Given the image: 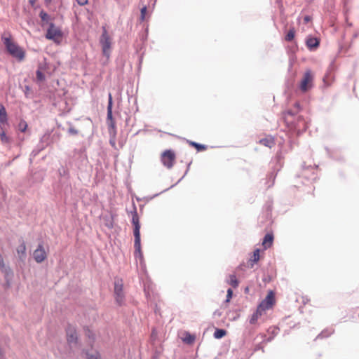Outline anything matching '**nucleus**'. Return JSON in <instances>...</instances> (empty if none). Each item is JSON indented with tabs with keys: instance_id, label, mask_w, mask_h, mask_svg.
<instances>
[{
	"instance_id": "e433bc0d",
	"label": "nucleus",
	"mask_w": 359,
	"mask_h": 359,
	"mask_svg": "<svg viewBox=\"0 0 359 359\" xmlns=\"http://www.w3.org/2000/svg\"><path fill=\"white\" fill-rule=\"evenodd\" d=\"M0 266H2V267L4 266V263L3 259H1V260H0Z\"/></svg>"
},
{
	"instance_id": "ddd939ff",
	"label": "nucleus",
	"mask_w": 359,
	"mask_h": 359,
	"mask_svg": "<svg viewBox=\"0 0 359 359\" xmlns=\"http://www.w3.org/2000/svg\"><path fill=\"white\" fill-rule=\"evenodd\" d=\"M8 125V116L5 107L0 104V127Z\"/></svg>"
},
{
	"instance_id": "4be33fe9",
	"label": "nucleus",
	"mask_w": 359,
	"mask_h": 359,
	"mask_svg": "<svg viewBox=\"0 0 359 359\" xmlns=\"http://www.w3.org/2000/svg\"><path fill=\"white\" fill-rule=\"evenodd\" d=\"M295 36V29L294 27H292L289 29L287 34L285 35V39L287 41H291L293 40Z\"/></svg>"
},
{
	"instance_id": "412c9836",
	"label": "nucleus",
	"mask_w": 359,
	"mask_h": 359,
	"mask_svg": "<svg viewBox=\"0 0 359 359\" xmlns=\"http://www.w3.org/2000/svg\"><path fill=\"white\" fill-rule=\"evenodd\" d=\"M189 145L194 147L198 151H205L208 149V146L194 142H189Z\"/></svg>"
},
{
	"instance_id": "7ed1b4c3",
	"label": "nucleus",
	"mask_w": 359,
	"mask_h": 359,
	"mask_svg": "<svg viewBox=\"0 0 359 359\" xmlns=\"http://www.w3.org/2000/svg\"><path fill=\"white\" fill-rule=\"evenodd\" d=\"M64 34L60 27L56 26L54 23H50L47 29L46 38L53 41L55 43L60 45L63 39Z\"/></svg>"
},
{
	"instance_id": "cd10ccee",
	"label": "nucleus",
	"mask_w": 359,
	"mask_h": 359,
	"mask_svg": "<svg viewBox=\"0 0 359 359\" xmlns=\"http://www.w3.org/2000/svg\"><path fill=\"white\" fill-rule=\"evenodd\" d=\"M175 154L172 150H166L163 154L161 157H175Z\"/></svg>"
},
{
	"instance_id": "72a5a7b5",
	"label": "nucleus",
	"mask_w": 359,
	"mask_h": 359,
	"mask_svg": "<svg viewBox=\"0 0 359 359\" xmlns=\"http://www.w3.org/2000/svg\"><path fill=\"white\" fill-rule=\"evenodd\" d=\"M304 22H305L306 23H307V22H309L311 20V18H310L309 16H308V15H307V16H305V17H304Z\"/></svg>"
},
{
	"instance_id": "2eb2a0df",
	"label": "nucleus",
	"mask_w": 359,
	"mask_h": 359,
	"mask_svg": "<svg viewBox=\"0 0 359 359\" xmlns=\"http://www.w3.org/2000/svg\"><path fill=\"white\" fill-rule=\"evenodd\" d=\"M273 242V235L272 233H267L262 241V245L264 248V250L268 249L270 248Z\"/></svg>"
},
{
	"instance_id": "9b49d317",
	"label": "nucleus",
	"mask_w": 359,
	"mask_h": 359,
	"mask_svg": "<svg viewBox=\"0 0 359 359\" xmlns=\"http://www.w3.org/2000/svg\"><path fill=\"white\" fill-rule=\"evenodd\" d=\"M259 143L269 148H272L276 144L275 139L271 135H266L265 137L259 140Z\"/></svg>"
},
{
	"instance_id": "b1692460",
	"label": "nucleus",
	"mask_w": 359,
	"mask_h": 359,
	"mask_svg": "<svg viewBox=\"0 0 359 359\" xmlns=\"http://www.w3.org/2000/svg\"><path fill=\"white\" fill-rule=\"evenodd\" d=\"M226 334V331L222 329H217L214 333V337L216 339H221Z\"/></svg>"
},
{
	"instance_id": "f3484780",
	"label": "nucleus",
	"mask_w": 359,
	"mask_h": 359,
	"mask_svg": "<svg viewBox=\"0 0 359 359\" xmlns=\"http://www.w3.org/2000/svg\"><path fill=\"white\" fill-rule=\"evenodd\" d=\"M259 254H260V250L259 249H256L253 252V255H252V256L251 257V258L249 260V262L250 263L251 267H252L254 266V264H256L259 260V258H260V255Z\"/></svg>"
},
{
	"instance_id": "473e14b6",
	"label": "nucleus",
	"mask_w": 359,
	"mask_h": 359,
	"mask_svg": "<svg viewBox=\"0 0 359 359\" xmlns=\"http://www.w3.org/2000/svg\"><path fill=\"white\" fill-rule=\"evenodd\" d=\"M146 12H147V8L144 6L141 9V18L142 20L144 19Z\"/></svg>"
},
{
	"instance_id": "a878e982",
	"label": "nucleus",
	"mask_w": 359,
	"mask_h": 359,
	"mask_svg": "<svg viewBox=\"0 0 359 359\" xmlns=\"http://www.w3.org/2000/svg\"><path fill=\"white\" fill-rule=\"evenodd\" d=\"M195 340V337L190 334L189 333L186 334V337L184 339V341L187 344H192Z\"/></svg>"
},
{
	"instance_id": "2f4dec72",
	"label": "nucleus",
	"mask_w": 359,
	"mask_h": 359,
	"mask_svg": "<svg viewBox=\"0 0 359 359\" xmlns=\"http://www.w3.org/2000/svg\"><path fill=\"white\" fill-rule=\"evenodd\" d=\"M79 5L85 6L88 3V0H76Z\"/></svg>"
},
{
	"instance_id": "9d476101",
	"label": "nucleus",
	"mask_w": 359,
	"mask_h": 359,
	"mask_svg": "<svg viewBox=\"0 0 359 359\" xmlns=\"http://www.w3.org/2000/svg\"><path fill=\"white\" fill-rule=\"evenodd\" d=\"M67 341L69 344H76L77 341V334L75 328L72 326H69L67 329Z\"/></svg>"
},
{
	"instance_id": "6ab92c4d",
	"label": "nucleus",
	"mask_w": 359,
	"mask_h": 359,
	"mask_svg": "<svg viewBox=\"0 0 359 359\" xmlns=\"http://www.w3.org/2000/svg\"><path fill=\"white\" fill-rule=\"evenodd\" d=\"M0 139L2 143L7 144L10 142V138L5 133V127H0Z\"/></svg>"
},
{
	"instance_id": "7c9ffc66",
	"label": "nucleus",
	"mask_w": 359,
	"mask_h": 359,
	"mask_svg": "<svg viewBox=\"0 0 359 359\" xmlns=\"http://www.w3.org/2000/svg\"><path fill=\"white\" fill-rule=\"evenodd\" d=\"M36 77L40 81H42L44 79V75L40 71L36 72Z\"/></svg>"
},
{
	"instance_id": "4c0bfd02",
	"label": "nucleus",
	"mask_w": 359,
	"mask_h": 359,
	"mask_svg": "<svg viewBox=\"0 0 359 359\" xmlns=\"http://www.w3.org/2000/svg\"><path fill=\"white\" fill-rule=\"evenodd\" d=\"M46 4H49L52 0H44Z\"/></svg>"
},
{
	"instance_id": "39448f33",
	"label": "nucleus",
	"mask_w": 359,
	"mask_h": 359,
	"mask_svg": "<svg viewBox=\"0 0 359 359\" xmlns=\"http://www.w3.org/2000/svg\"><path fill=\"white\" fill-rule=\"evenodd\" d=\"M100 43L102 46L103 55L108 58L111 52V40L109 35L108 34L107 29L104 27L103 28V32L100 39Z\"/></svg>"
},
{
	"instance_id": "f704fd0d",
	"label": "nucleus",
	"mask_w": 359,
	"mask_h": 359,
	"mask_svg": "<svg viewBox=\"0 0 359 359\" xmlns=\"http://www.w3.org/2000/svg\"><path fill=\"white\" fill-rule=\"evenodd\" d=\"M4 351L0 348V359H4Z\"/></svg>"
},
{
	"instance_id": "0eeeda50",
	"label": "nucleus",
	"mask_w": 359,
	"mask_h": 359,
	"mask_svg": "<svg viewBox=\"0 0 359 359\" xmlns=\"http://www.w3.org/2000/svg\"><path fill=\"white\" fill-rule=\"evenodd\" d=\"M275 304V293L272 290H270L265 299L261 302L257 307L265 313V311L266 310L271 309Z\"/></svg>"
},
{
	"instance_id": "1a4fd4ad",
	"label": "nucleus",
	"mask_w": 359,
	"mask_h": 359,
	"mask_svg": "<svg viewBox=\"0 0 359 359\" xmlns=\"http://www.w3.org/2000/svg\"><path fill=\"white\" fill-rule=\"evenodd\" d=\"M33 257L36 262L41 263L47 258V252L42 244H39L33 252Z\"/></svg>"
},
{
	"instance_id": "4468645a",
	"label": "nucleus",
	"mask_w": 359,
	"mask_h": 359,
	"mask_svg": "<svg viewBox=\"0 0 359 359\" xmlns=\"http://www.w3.org/2000/svg\"><path fill=\"white\" fill-rule=\"evenodd\" d=\"M18 256L20 259L24 261L26 258V245L24 241H22L20 245L16 249Z\"/></svg>"
},
{
	"instance_id": "bb28decb",
	"label": "nucleus",
	"mask_w": 359,
	"mask_h": 359,
	"mask_svg": "<svg viewBox=\"0 0 359 359\" xmlns=\"http://www.w3.org/2000/svg\"><path fill=\"white\" fill-rule=\"evenodd\" d=\"M86 357L88 359H101L100 354L97 352H95L93 353H86Z\"/></svg>"
},
{
	"instance_id": "423d86ee",
	"label": "nucleus",
	"mask_w": 359,
	"mask_h": 359,
	"mask_svg": "<svg viewBox=\"0 0 359 359\" xmlns=\"http://www.w3.org/2000/svg\"><path fill=\"white\" fill-rule=\"evenodd\" d=\"M313 74L310 69H308L304 74V76L300 81V90L305 93L308 91L313 86Z\"/></svg>"
},
{
	"instance_id": "c756f323",
	"label": "nucleus",
	"mask_w": 359,
	"mask_h": 359,
	"mask_svg": "<svg viewBox=\"0 0 359 359\" xmlns=\"http://www.w3.org/2000/svg\"><path fill=\"white\" fill-rule=\"evenodd\" d=\"M232 295H233V291L231 289H228L227 290V294H226V302H229L230 301V299H231L232 297Z\"/></svg>"
},
{
	"instance_id": "dca6fc26",
	"label": "nucleus",
	"mask_w": 359,
	"mask_h": 359,
	"mask_svg": "<svg viewBox=\"0 0 359 359\" xmlns=\"http://www.w3.org/2000/svg\"><path fill=\"white\" fill-rule=\"evenodd\" d=\"M264 314V313L263 312V311H262L257 307L256 311L252 314L250 319V323L255 324L257 322L258 319Z\"/></svg>"
},
{
	"instance_id": "f8f14e48",
	"label": "nucleus",
	"mask_w": 359,
	"mask_h": 359,
	"mask_svg": "<svg viewBox=\"0 0 359 359\" xmlns=\"http://www.w3.org/2000/svg\"><path fill=\"white\" fill-rule=\"evenodd\" d=\"M306 44L309 49L315 50L320 45V39L316 37L309 36L307 38Z\"/></svg>"
},
{
	"instance_id": "6e6552de",
	"label": "nucleus",
	"mask_w": 359,
	"mask_h": 359,
	"mask_svg": "<svg viewBox=\"0 0 359 359\" xmlns=\"http://www.w3.org/2000/svg\"><path fill=\"white\" fill-rule=\"evenodd\" d=\"M115 299L117 304L120 306L123 305L125 300L123 293V284L122 280H117L114 284Z\"/></svg>"
},
{
	"instance_id": "c85d7f7f",
	"label": "nucleus",
	"mask_w": 359,
	"mask_h": 359,
	"mask_svg": "<svg viewBox=\"0 0 359 359\" xmlns=\"http://www.w3.org/2000/svg\"><path fill=\"white\" fill-rule=\"evenodd\" d=\"M39 16L42 20H47L48 19V15L43 11L40 12Z\"/></svg>"
},
{
	"instance_id": "a211bd4d",
	"label": "nucleus",
	"mask_w": 359,
	"mask_h": 359,
	"mask_svg": "<svg viewBox=\"0 0 359 359\" xmlns=\"http://www.w3.org/2000/svg\"><path fill=\"white\" fill-rule=\"evenodd\" d=\"M112 96L111 93H109V100L107 105V119L111 121L112 120Z\"/></svg>"
},
{
	"instance_id": "aec40b11",
	"label": "nucleus",
	"mask_w": 359,
	"mask_h": 359,
	"mask_svg": "<svg viewBox=\"0 0 359 359\" xmlns=\"http://www.w3.org/2000/svg\"><path fill=\"white\" fill-rule=\"evenodd\" d=\"M227 283L234 288L238 286V280L234 274L229 275Z\"/></svg>"
},
{
	"instance_id": "f03ea898",
	"label": "nucleus",
	"mask_w": 359,
	"mask_h": 359,
	"mask_svg": "<svg viewBox=\"0 0 359 359\" xmlns=\"http://www.w3.org/2000/svg\"><path fill=\"white\" fill-rule=\"evenodd\" d=\"M284 120L290 130L300 131L306 128V123L303 118L301 116L295 118L290 111L285 114Z\"/></svg>"
},
{
	"instance_id": "393cba45",
	"label": "nucleus",
	"mask_w": 359,
	"mask_h": 359,
	"mask_svg": "<svg viewBox=\"0 0 359 359\" xmlns=\"http://www.w3.org/2000/svg\"><path fill=\"white\" fill-rule=\"evenodd\" d=\"M27 127H28V125L25 120H21L20 121V123H18V129L20 131H21L22 133L26 131Z\"/></svg>"
},
{
	"instance_id": "5701e85b",
	"label": "nucleus",
	"mask_w": 359,
	"mask_h": 359,
	"mask_svg": "<svg viewBox=\"0 0 359 359\" xmlns=\"http://www.w3.org/2000/svg\"><path fill=\"white\" fill-rule=\"evenodd\" d=\"M175 158H162L163 164L168 168H171L175 163Z\"/></svg>"
},
{
	"instance_id": "f257e3e1",
	"label": "nucleus",
	"mask_w": 359,
	"mask_h": 359,
	"mask_svg": "<svg viewBox=\"0 0 359 359\" xmlns=\"http://www.w3.org/2000/svg\"><path fill=\"white\" fill-rule=\"evenodd\" d=\"M1 39L6 48V50L12 57H15L19 62H21L25 59L26 55L25 51L13 41L12 36L9 32H4L2 34Z\"/></svg>"
},
{
	"instance_id": "c9c22d12",
	"label": "nucleus",
	"mask_w": 359,
	"mask_h": 359,
	"mask_svg": "<svg viewBox=\"0 0 359 359\" xmlns=\"http://www.w3.org/2000/svg\"><path fill=\"white\" fill-rule=\"evenodd\" d=\"M35 1L36 0H29V4H31V6H34V4H35Z\"/></svg>"
},
{
	"instance_id": "20e7f679",
	"label": "nucleus",
	"mask_w": 359,
	"mask_h": 359,
	"mask_svg": "<svg viewBox=\"0 0 359 359\" xmlns=\"http://www.w3.org/2000/svg\"><path fill=\"white\" fill-rule=\"evenodd\" d=\"M132 223L134 226V237H135V242H134V248L135 250V252L138 253L141 255L142 250H141V241H140V224L139 222V217L136 212H135L133 215L132 218Z\"/></svg>"
}]
</instances>
